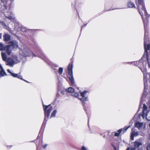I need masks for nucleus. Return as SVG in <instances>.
Wrapping results in <instances>:
<instances>
[{"label":"nucleus","instance_id":"nucleus-12","mask_svg":"<svg viewBox=\"0 0 150 150\" xmlns=\"http://www.w3.org/2000/svg\"><path fill=\"white\" fill-rule=\"evenodd\" d=\"M7 71L8 72V73H10L11 74V75L13 77L17 78L18 79H20L21 80H23L27 83H29L28 81L23 79V78L22 76L21 75H20V73H19L18 74H16L14 73L11 72L10 71V70L9 69H8L7 70Z\"/></svg>","mask_w":150,"mask_h":150},{"label":"nucleus","instance_id":"nucleus-44","mask_svg":"<svg viewBox=\"0 0 150 150\" xmlns=\"http://www.w3.org/2000/svg\"><path fill=\"white\" fill-rule=\"evenodd\" d=\"M126 150H130V148L128 147L126 149Z\"/></svg>","mask_w":150,"mask_h":150},{"label":"nucleus","instance_id":"nucleus-9","mask_svg":"<svg viewBox=\"0 0 150 150\" xmlns=\"http://www.w3.org/2000/svg\"><path fill=\"white\" fill-rule=\"evenodd\" d=\"M145 57H144V55L143 57H142V58L140 59L138 61L134 62H129L124 63L126 64H130L133 63H134V65L136 66H138L139 65H141L142 64H143L144 62V61L145 60Z\"/></svg>","mask_w":150,"mask_h":150},{"label":"nucleus","instance_id":"nucleus-40","mask_svg":"<svg viewBox=\"0 0 150 150\" xmlns=\"http://www.w3.org/2000/svg\"><path fill=\"white\" fill-rule=\"evenodd\" d=\"M136 149L134 147H131L130 149V150H135Z\"/></svg>","mask_w":150,"mask_h":150},{"label":"nucleus","instance_id":"nucleus-47","mask_svg":"<svg viewBox=\"0 0 150 150\" xmlns=\"http://www.w3.org/2000/svg\"><path fill=\"white\" fill-rule=\"evenodd\" d=\"M114 149H115V150H116V148L114 146Z\"/></svg>","mask_w":150,"mask_h":150},{"label":"nucleus","instance_id":"nucleus-53","mask_svg":"<svg viewBox=\"0 0 150 150\" xmlns=\"http://www.w3.org/2000/svg\"><path fill=\"white\" fill-rule=\"evenodd\" d=\"M34 141H31V142H34Z\"/></svg>","mask_w":150,"mask_h":150},{"label":"nucleus","instance_id":"nucleus-54","mask_svg":"<svg viewBox=\"0 0 150 150\" xmlns=\"http://www.w3.org/2000/svg\"><path fill=\"white\" fill-rule=\"evenodd\" d=\"M149 125L150 126V123H149Z\"/></svg>","mask_w":150,"mask_h":150},{"label":"nucleus","instance_id":"nucleus-32","mask_svg":"<svg viewBox=\"0 0 150 150\" xmlns=\"http://www.w3.org/2000/svg\"><path fill=\"white\" fill-rule=\"evenodd\" d=\"M7 18H8L10 20H12L13 19V17L11 16H7L6 17Z\"/></svg>","mask_w":150,"mask_h":150},{"label":"nucleus","instance_id":"nucleus-7","mask_svg":"<svg viewBox=\"0 0 150 150\" xmlns=\"http://www.w3.org/2000/svg\"><path fill=\"white\" fill-rule=\"evenodd\" d=\"M35 45V47L37 48L36 52L37 54V56L41 59L45 61L46 59V57L45 54L43 53L42 50L38 47V46L36 44Z\"/></svg>","mask_w":150,"mask_h":150},{"label":"nucleus","instance_id":"nucleus-52","mask_svg":"<svg viewBox=\"0 0 150 150\" xmlns=\"http://www.w3.org/2000/svg\"><path fill=\"white\" fill-rule=\"evenodd\" d=\"M36 146H37V145H36Z\"/></svg>","mask_w":150,"mask_h":150},{"label":"nucleus","instance_id":"nucleus-3","mask_svg":"<svg viewBox=\"0 0 150 150\" xmlns=\"http://www.w3.org/2000/svg\"><path fill=\"white\" fill-rule=\"evenodd\" d=\"M144 47L145 50L144 53L146 54V58L147 61L148 65H149V63L148 62L149 55L147 51L150 50V41L149 39L148 35H145V34H144Z\"/></svg>","mask_w":150,"mask_h":150},{"label":"nucleus","instance_id":"nucleus-28","mask_svg":"<svg viewBox=\"0 0 150 150\" xmlns=\"http://www.w3.org/2000/svg\"><path fill=\"white\" fill-rule=\"evenodd\" d=\"M130 127V126H129L127 127H125L123 129V133H125L127 129Z\"/></svg>","mask_w":150,"mask_h":150},{"label":"nucleus","instance_id":"nucleus-18","mask_svg":"<svg viewBox=\"0 0 150 150\" xmlns=\"http://www.w3.org/2000/svg\"><path fill=\"white\" fill-rule=\"evenodd\" d=\"M138 135V133L137 132L133 131L131 132V134L130 136L131 139L132 140H134V137H136Z\"/></svg>","mask_w":150,"mask_h":150},{"label":"nucleus","instance_id":"nucleus-20","mask_svg":"<svg viewBox=\"0 0 150 150\" xmlns=\"http://www.w3.org/2000/svg\"><path fill=\"white\" fill-rule=\"evenodd\" d=\"M143 125V123L139 122H136L134 124V126L138 128H141Z\"/></svg>","mask_w":150,"mask_h":150},{"label":"nucleus","instance_id":"nucleus-14","mask_svg":"<svg viewBox=\"0 0 150 150\" xmlns=\"http://www.w3.org/2000/svg\"><path fill=\"white\" fill-rule=\"evenodd\" d=\"M134 147L135 149L139 148L140 146L142 145V142L140 141H135L133 142Z\"/></svg>","mask_w":150,"mask_h":150},{"label":"nucleus","instance_id":"nucleus-21","mask_svg":"<svg viewBox=\"0 0 150 150\" xmlns=\"http://www.w3.org/2000/svg\"><path fill=\"white\" fill-rule=\"evenodd\" d=\"M128 6L129 8H135L134 4L131 1L129 2L128 4Z\"/></svg>","mask_w":150,"mask_h":150},{"label":"nucleus","instance_id":"nucleus-51","mask_svg":"<svg viewBox=\"0 0 150 150\" xmlns=\"http://www.w3.org/2000/svg\"><path fill=\"white\" fill-rule=\"evenodd\" d=\"M140 106H141V104H140V105H139V107H140ZM141 106H142V105H141Z\"/></svg>","mask_w":150,"mask_h":150},{"label":"nucleus","instance_id":"nucleus-46","mask_svg":"<svg viewBox=\"0 0 150 150\" xmlns=\"http://www.w3.org/2000/svg\"><path fill=\"white\" fill-rule=\"evenodd\" d=\"M8 146V148H11L12 147V146Z\"/></svg>","mask_w":150,"mask_h":150},{"label":"nucleus","instance_id":"nucleus-29","mask_svg":"<svg viewBox=\"0 0 150 150\" xmlns=\"http://www.w3.org/2000/svg\"><path fill=\"white\" fill-rule=\"evenodd\" d=\"M10 48L8 47V49L6 50V52L8 55H10L11 53V50L9 49Z\"/></svg>","mask_w":150,"mask_h":150},{"label":"nucleus","instance_id":"nucleus-11","mask_svg":"<svg viewBox=\"0 0 150 150\" xmlns=\"http://www.w3.org/2000/svg\"><path fill=\"white\" fill-rule=\"evenodd\" d=\"M5 62L6 65L11 67H13L15 64L14 59L11 57H8Z\"/></svg>","mask_w":150,"mask_h":150},{"label":"nucleus","instance_id":"nucleus-2","mask_svg":"<svg viewBox=\"0 0 150 150\" xmlns=\"http://www.w3.org/2000/svg\"><path fill=\"white\" fill-rule=\"evenodd\" d=\"M42 103L45 116L43 122L42 126V127H45L47 121V119L50 116L51 111L52 109V107L51 106V104L48 105H46L44 104L43 102H42Z\"/></svg>","mask_w":150,"mask_h":150},{"label":"nucleus","instance_id":"nucleus-30","mask_svg":"<svg viewBox=\"0 0 150 150\" xmlns=\"http://www.w3.org/2000/svg\"><path fill=\"white\" fill-rule=\"evenodd\" d=\"M63 71V69L62 67H59V72L60 74H62Z\"/></svg>","mask_w":150,"mask_h":150},{"label":"nucleus","instance_id":"nucleus-4","mask_svg":"<svg viewBox=\"0 0 150 150\" xmlns=\"http://www.w3.org/2000/svg\"><path fill=\"white\" fill-rule=\"evenodd\" d=\"M88 93V91H85L81 92L80 93L81 98H79V99L81 101V103L82 105L83 109L87 114V113L86 112V108L85 105L86 103V102L88 101L89 100L88 97L86 95V93Z\"/></svg>","mask_w":150,"mask_h":150},{"label":"nucleus","instance_id":"nucleus-17","mask_svg":"<svg viewBox=\"0 0 150 150\" xmlns=\"http://www.w3.org/2000/svg\"><path fill=\"white\" fill-rule=\"evenodd\" d=\"M3 37L4 40L6 42H8L11 40V35L7 33H5Z\"/></svg>","mask_w":150,"mask_h":150},{"label":"nucleus","instance_id":"nucleus-33","mask_svg":"<svg viewBox=\"0 0 150 150\" xmlns=\"http://www.w3.org/2000/svg\"><path fill=\"white\" fill-rule=\"evenodd\" d=\"M81 150H87L86 148L84 146H83L81 147Z\"/></svg>","mask_w":150,"mask_h":150},{"label":"nucleus","instance_id":"nucleus-48","mask_svg":"<svg viewBox=\"0 0 150 150\" xmlns=\"http://www.w3.org/2000/svg\"><path fill=\"white\" fill-rule=\"evenodd\" d=\"M137 150H141V149H137Z\"/></svg>","mask_w":150,"mask_h":150},{"label":"nucleus","instance_id":"nucleus-39","mask_svg":"<svg viewBox=\"0 0 150 150\" xmlns=\"http://www.w3.org/2000/svg\"><path fill=\"white\" fill-rule=\"evenodd\" d=\"M87 24V23L84 24V25H83L81 26V31L82 30V28L83 27H85L86 26V25Z\"/></svg>","mask_w":150,"mask_h":150},{"label":"nucleus","instance_id":"nucleus-41","mask_svg":"<svg viewBox=\"0 0 150 150\" xmlns=\"http://www.w3.org/2000/svg\"><path fill=\"white\" fill-rule=\"evenodd\" d=\"M8 30L10 33H12V31L10 29V28H9V29Z\"/></svg>","mask_w":150,"mask_h":150},{"label":"nucleus","instance_id":"nucleus-15","mask_svg":"<svg viewBox=\"0 0 150 150\" xmlns=\"http://www.w3.org/2000/svg\"><path fill=\"white\" fill-rule=\"evenodd\" d=\"M6 74L4 70L3 69L2 66L0 64V77L6 75Z\"/></svg>","mask_w":150,"mask_h":150},{"label":"nucleus","instance_id":"nucleus-43","mask_svg":"<svg viewBox=\"0 0 150 150\" xmlns=\"http://www.w3.org/2000/svg\"><path fill=\"white\" fill-rule=\"evenodd\" d=\"M2 35V34L1 33H0V39H1V38Z\"/></svg>","mask_w":150,"mask_h":150},{"label":"nucleus","instance_id":"nucleus-23","mask_svg":"<svg viewBox=\"0 0 150 150\" xmlns=\"http://www.w3.org/2000/svg\"><path fill=\"white\" fill-rule=\"evenodd\" d=\"M144 81V93H145V92H146L147 90V87H148V86L147 84V82H146V80H145V81Z\"/></svg>","mask_w":150,"mask_h":150},{"label":"nucleus","instance_id":"nucleus-13","mask_svg":"<svg viewBox=\"0 0 150 150\" xmlns=\"http://www.w3.org/2000/svg\"><path fill=\"white\" fill-rule=\"evenodd\" d=\"M18 46L17 43L15 41H10L8 45V48H17Z\"/></svg>","mask_w":150,"mask_h":150},{"label":"nucleus","instance_id":"nucleus-5","mask_svg":"<svg viewBox=\"0 0 150 150\" xmlns=\"http://www.w3.org/2000/svg\"><path fill=\"white\" fill-rule=\"evenodd\" d=\"M73 65L72 64H69L68 67V76L72 86H73L74 84V80L73 74Z\"/></svg>","mask_w":150,"mask_h":150},{"label":"nucleus","instance_id":"nucleus-1","mask_svg":"<svg viewBox=\"0 0 150 150\" xmlns=\"http://www.w3.org/2000/svg\"><path fill=\"white\" fill-rule=\"evenodd\" d=\"M139 13L144 23V34L148 35V25L149 23L148 17L150 16L147 13L143 0H135Z\"/></svg>","mask_w":150,"mask_h":150},{"label":"nucleus","instance_id":"nucleus-27","mask_svg":"<svg viewBox=\"0 0 150 150\" xmlns=\"http://www.w3.org/2000/svg\"><path fill=\"white\" fill-rule=\"evenodd\" d=\"M72 96L75 97H77L79 96V94L78 93L75 92L74 91V92L72 93Z\"/></svg>","mask_w":150,"mask_h":150},{"label":"nucleus","instance_id":"nucleus-25","mask_svg":"<svg viewBox=\"0 0 150 150\" xmlns=\"http://www.w3.org/2000/svg\"><path fill=\"white\" fill-rule=\"evenodd\" d=\"M147 106L145 104H144L143 105V110L142 111V114H144L145 113L144 112V111L145 110H147Z\"/></svg>","mask_w":150,"mask_h":150},{"label":"nucleus","instance_id":"nucleus-8","mask_svg":"<svg viewBox=\"0 0 150 150\" xmlns=\"http://www.w3.org/2000/svg\"><path fill=\"white\" fill-rule=\"evenodd\" d=\"M18 30L23 32H27L30 36L33 35L35 32L34 29H26L23 26H19Z\"/></svg>","mask_w":150,"mask_h":150},{"label":"nucleus","instance_id":"nucleus-38","mask_svg":"<svg viewBox=\"0 0 150 150\" xmlns=\"http://www.w3.org/2000/svg\"><path fill=\"white\" fill-rule=\"evenodd\" d=\"M47 146V144H45L43 145L42 146V147L44 149H45L46 148V147Z\"/></svg>","mask_w":150,"mask_h":150},{"label":"nucleus","instance_id":"nucleus-37","mask_svg":"<svg viewBox=\"0 0 150 150\" xmlns=\"http://www.w3.org/2000/svg\"><path fill=\"white\" fill-rule=\"evenodd\" d=\"M72 6L73 7L75 8L76 6V3H72Z\"/></svg>","mask_w":150,"mask_h":150},{"label":"nucleus","instance_id":"nucleus-16","mask_svg":"<svg viewBox=\"0 0 150 150\" xmlns=\"http://www.w3.org/2000/svg\"><path fill=\"white\" fill-rule=\"evenodd\" d=\"M9 1L8 0H0V2H1L2 4H0V6H4L5 9H7V6L8 3Z\"/></svg>","mask_w":150,"mask_h":150},{"label":"nucleus","instance_id":"nucleus-36","mask_svg":"<svg viewBox=\"0 0 150 150\" xmlns=\"http://www.w3.org/2000/svg\"><path fill=\"white\" fill-rule=\"evenodd\" d=\"M122 129H119L117 131V133H119V134H120V133L122 132Z\"/></svg>","mask_w":150,"mask_h":150},{"label":"nucleus","instance_id":"nucleus-22","mask_svg":"<svg viewBox=\"0 0 150 150\" xmlns=\"http://www.w3.org/2000/svg\"><path fill=\"white\" fill-rule=\"evenodd\" d=\"M74 89L71 87L69 88L66 90L67 92L72 93L74 92Z\"/></svg>","mask_w":150,"mask_h":150},{"label":"nucleus","instance_id":"nucleus-6","mask_svg":"<svg viewBox=\"0 0 150 150\" xmlns=\"http://www.w3.org/2000/svg\"><path fill=\"white\" fill-rule=\"evenodd\" d=\"M22 51L23 54V55L25 57H30L31 56L33 57V56L36 57L35 55L32 51H30L26 45H24L23 49H22Z\"/></svg>","mask_w":150,"mask_h":150},{"label":"nucleus","instance_id":"nucleus-55","mask_svg":"<svg viewBox=\"0 0 150 150\" xmlns=\"http://www.w3.org/2000/svg\"><path fill=\"white\" fill-rule=\"evenodd\" d=\"M88 121H89V119H88Z\"/></svg>","mask_w":150,"mask_h":150},{"label":"nucleus","instance_id":"nucleus-49","mask_svg":"<svg viewBox=\"0 0 150 150\" xmlns=\"http://www.w3.org/2000/svg\"><path fill=\"white\" fill-rule=\"evenodd\" d=\"M55 67H58V66L57 65H55Z\"/></svg>","mask_w":150,"mask_h":150},{"label":"nucleus","instance_id":"nucleus-34","mask_svg":"<svg viewBox=\"0 0 150 150\" xmlns=\"http://www.w3.org/2000/svg\"><path fill=\"white\" fill-rule=\"evenodd\" d=\"M113 133H115L114 135L115 136H116V137L119 136L120 135L119 133H118L116 132H114Z\"/></svg>","mask_w":150,"mask_h":150},{"label":"nucleus","instance_id":"nucleus-26","mask_svg":"<svg viewBox=\"0 0 150 150\" xmlns=\"http://www.w3.org/2000/svg\"><path fill=\"white\" fill-rule=\"evenodd\" d=\"M5 49V48L4 47L3 44L1 43L0 42V50L1 51L4 50Z\"/></svg>","mask_w":150,"mask_h":150},{"label":"nucleus","instance_id":"nucleus-10","mask_svg":"<svg viewBox=\"0 0 150 150\" xmlns=\"http://www.w3.org/2000/svg\"><path fill=\"white\" fill-rule=\"evenodd\" d=\"M142 65H143V68L141 69L140 68H139L141 70L143 74L144 81H145V80H146V82H147L148 79V78L147 76V75H148L149 76V78H150V73H147L146 71V67L143 64Z\"/></svg>","mask_w":150,"mask_h":150},{"label":"nucleus","instance_id":"nucleus-31","mask_svg":"<svg viewBox=\"0 0 150 150\" xmlns=\"http://www.w3.org/2000/svg\"><path fill=\"white\" fill-rule=\"evenodd\" d=\"M9 1L8 3V4L7 6H7L8 5H9V6H10L11 3L13 2L14 0H11L10 1L8 0Z\"/></svg>","mask_w":150,"mask_h":150},{"label":"nucleus","instance_id":"nucleus-35","mask_svg":"<svg viewBox=\"0 0 150 150\" xmlns=\"http://www.w3.org/2000/svg\"><path fill=\"white\" fill-rule=\"evenodd\" d=\"M146 149L147 150H150V144H148L146 147Z\"/></svg>","mask_w":150,"mask_h":150},{"label":"nucleus","instance_id":"nucleus-42","mask_svg":"<svg viewBox=\"0 0 150 150\" xmlns=\"http://www.w3.org/2000/svg\"><path fill=\"white\" fill-rule=\"evenodd\" d=\"M119 9V8H114L113 9H110L108 11H110V10H113L116 9Z\"/></svg>","mask_w":150,"mask_h":150},{"label":"nucleus","instance_id":"nucleus-50","mask_svg":"<svg viewBox=\"0 0 150 150\" xmlns=\"http://www.w3.org/2000/svg\"><path fill=\"white\" fill-rule=\"evenodd\" d=\"M39 138V136H38L37 137V139H38Z\"/></svg>","mask_w":150,"mask_h":150},{"label":"nucleus","instance_id":"nucleus-45","mask_svg":"<svg viewBox=\"0 0 150 150\" xmlns=\"http://www.w3.org/2000/svg\"><path fill=\"white\" fill-rule=\"evenodd\" d=\"M54 70L55 72H57V70L55 68H54Z\"/></svg>","mask_w":150,"mask_h":150},{"label":"nucleus","instance_id":"nucleus-19","mask_svg":"<svg viewBox=\"0 0 150 150\" xmlns=\"http://www.w3.org/2000/svg\"><path fill=\"white\" fill-rule=\"evenodd\" d=\"M1 55L2 60L3 61L5 62L7 59V55L5 53L2 52L1 53Z\"/></svg>","mask_w":150,"mask_h":150},{"label":"nucleus","instance_id":"nucleus-24","mask_svg":"<svg viewBox=\"0 0 150 150\" xmlns=\"http://www.w3.org/2000/svg\"><path fill=\"white\" fill-rule=\"evenodd\" d=\"M57 112V111L56 110H54L51 113L50 118H51L53 117H55V116L56 114V113Z\"/></svg>","mask_w":150,"mask_h":150}]
</instances>
